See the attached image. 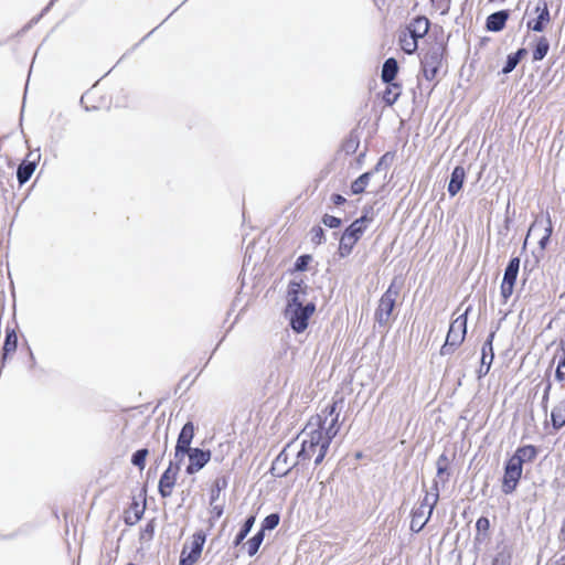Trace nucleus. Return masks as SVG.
Wrapping results in <instances>:
<instances>
[{"label":"nucleus","instance_id":"obj_1","mask_svg":"<svg viewBox=\"0 0 565 565\" xmlns=\"http://www.w3.org/2000/svg\"><path fill=\"white\" fill-rule=\"evenodd\" d=\"M342 404V397L334 399L320 414L310 418L302 433L301 448L296 449V462L294 465L303 466L311 458H315L316 465L322 462L331 440L340 429L339 417Z\"/></svg>","mask_w":565,"mask_h":565},{"label":"nucleus","instance_id":"obj_2","mask_svg":"<svg viewBox=\"0 0 565 565\" xmlns=\"http://www.w3.org/2000/svg\"><path fill=\"white\" fill-rule=\"evenodd\" d=\"M316 310L313 302L307 301L306 290L301 282L291 281L288 286V305L286 317L296 332H302L308 327V319Z\"/></svg>","mask_w":565,"mask_h":565},{"label":"nucleus","instance_id":"obj_3","mask_svg":"<svg viewBox=\"0 0 565 565\" xmlns=\"http://www.w3.org/2000/svg\"><path fill=\"white\" fill-rule=\"evenodd\" d=\"M372 222V217L366 214L362 215L360 218L355 220L342 234L340 238L338 254L340 257L344 258L349 256L356 244V242L362 237L369 224Z\"/></svg>","mask_w":565,"mask_h":565},{"label":"nucleus","instance_id":"obj_4","mask_svg":"<svg viewBox=\"0 0 565 565\" xmlns=\"http://www.w3.org/2000/svg\"><path fill=\"white\" fill-rule=\"evenodd\" d=\"M467 332V313L457 317L449 327L446 342L441 347L443 355L450 354L457 347L461 344Z\"/></svg>","mask_w":565,"mask_h":565},{"label":"nucleus","instance_id":"obj_5","mask_svg":"<svg viewBox=\"0 0 565 565\" xmlns=\"http://www.w3.org/2000/svg\"><path fill=\"white\" fill-rule=\"evenodd\" d=\"M398 294L399 289L395 287L394 284H391V286L381 297L377 309L375 311V320L379 322V324H388Z\"/></svg>","mask_w":565,"mask_h":565},{"label":"nucleus","instance_id":"obj_6","mask_svg":"<svg viewBox=\"0 0 565 565\" xmlns=\"http://www.w3.org/2000/svg\"><path fill=\"white\" fill-rule=\"evenodd\" d=\"M205 540L206 535L203 531L195 532L191 537L190 545L184 544L179 565H194L202 554Z\"/></svg>","mask_w":565,"mask_h":565},{"label":"nucleus","instance_id":"obj_7","mask_svg":"<svg viewBox=\"0 0 565 565\" xmlns=\"http://www.w3.org/2000/svg\"><path fill=\"white\" fill-rule=\"evenodd\" d=\"M444 46L439 43L433 45L422 60L423 74L428 81H433L443 63Z\"/></svg>","mask_w":565,"mask_h":565},{"label":"nucleus","instance_id":"obj_8","mask_svg":"<svg viewBox=\"0 0 565 565\" xmlns=\"http://www.w3.org/2000/svg\"><path fill=\"white\" fill-rule=\"evenodd\" d=\"M296 448L294 445H287L276 457L271 465V473L276 477H285L294 467L296 462Z\"/></svg>","mask_w":565,"mask_h":565},{"label":"nucleus","instance_id":"obj_9","mask_svg":"<svg viewBox=\"0 0 565 565\" xmlns=\"http://www.w3.org/2000/svg\"><path fill=\"white\" fill-rule=\"evenodd\" d=\"M519 269H520V258L513 257L509 262V264L504 270V276H503L502 284H501V297L503 298L504 302L508 301V299L511 297V295L513 292V288L515 285Z\"/></svg>","mask_w":565,"mask_h":565},{"label":"nucleus","instance_id":"obj_10","mask_svg":"<svg viewBox=\"0 0 565 565\" xmlns=\"http://www.w3.org/2000/svg\"><path fill=\"white\" fill-rule=\"evenodd\" d=\"M522 476V466L516 459L510 458L505 465L502 491L504 493H511L515 490V487Z\"/></svg>","mask_w":565,"mask_h":565},{"label":"nucleus","instance_id":"obj_11","mask_svg":"<svg viewBox=\"0 0 565 565\" xmlns=\"http://www.w3.org/2000/svg\"><path fill=\"white\" fill-rule=\"evenodd\" d=\"M211 451L203 450L201 448H193L189 450V465L185 468L188 475H195L202 470L206 463L211 460Z\"/></svg>","mask_w":565,"mask_h":565},{"label":"nucleus","instance_id":"obj_12","mask_svg":"<svg viewBox=\"0 0 565 565\" xmlns=\"http://www.w3.org/2000/svg\"><path fill=\"white\" fill-rule=\"evenodd\" d=\"M179 471V467L174 466L173 462L170 461L168 468L164 470L159 480V493L162 498H169L172 494Z\"/></svg>","mask_w":565,"mask_h":565},{"label":"nucleus","instance_id":"obj_13","mask_svg":"<svg viewBox=\"0 0 565 565\" xmlns=\"http://www.w3.org/2000/svg\"><path fill=\"white\" fill-rule=\"evenodd\" d=\"M535 12L537 13V18L534 21H529L527 28L535 32H542L545 29V24L551 21L546 1L539 0L535 7Z\"/></svg>","mask_w":565,"mask_h":565},{"label":"nucleus","instance_id":"obj_14","mask_svg":"<svg viewBox=\"0 0 565 565\" xmlns=\"http://www.w3.org/2000/svg\"><path fill=\"white\" fill-rule=\"evenodd\" d=\"M32 156L33 153H29L28 159L24 160L18 168L17 178L20 184L28 182L35 170L36 161L39 160L40 156L38 154L34 159L30 160Z\"/></svg>","mask_w":565,"mask_h":565},{"label":"nucleus","instance_id":"obj_15","mask_svg":"<svg viewBox=\"0 0 565 565\" xmlns=\"http://www.w3.org/2000/svg\"><path fill=\"white\" fill-rule=\"evenodd\" d=\"M430 516L431 513L429 511L419 507L415 508L412 512L411 530L415 533H418L424 529Z\"/></svg>","mask_w":565,"mask_h":565},{"label":"nucleus","instance_id":"obj_16","mask_svg":"<svg viewBox=\"0 0 565 565\" xmlns=\"http://www.w3.org/2000/svg\"><path fill=\"white\" fill-rule=\"evenodd\" d=\"M429 30V20L425 17L414 19L406 31H408L417 41L424 38Z\"/></svg>","mask_w":565,"mask_h":565},{"label":"nucleus","instance_id":"obj_17","mask_svg":"<svg viewBox=\"0 0 565 565\" xmlns=\"http://www.w3.org/2000/svg\"><path fill=\"white\" fill-rule=\"evenodd\" d=\"M466 178L465 168L461 166H457L451 173L450 181L448 184V193L451 196H455L462 188L463 181Z\"/></svg>","mask_w":565,"mask_h":565},{"label":"nucleus","instance_id":"obj_18","mask_svg":"<svg viewBox=\"0 0 565 565\" xmlns=\"http://www.w3.org/2000/svg\"><path fill=\"white\" fill-rule=\"evenodd\" d=\"M194 430L195 428L192 422L185 423L178 436L177 446L186 450L193 449L191 444L194 438Z\"/></svg>","mask_w":565,"mask_h":565},{"label":"nucleus","instance_id":"obj_19","mask_svg":"<svg viewBox=\"0 0 565 565\" xmlns=\"http://www.w3.org/2000/svg\"><path fill=\"white\" fill-rule=\"evenodd\" d=\"M509 18V13L505 10L494 12L487 19V29L492 32L501 31Z\"/></svg>","mask_w":565,"mask_h":565},{"label":"nucleus","instance_id":"obj_20","mask_svg":"<svg viewBox=\"0 0 565 565\" xmlns=\"http://www.w3.org/2000/svg\"><path fill=\"white\" fill-rule=\"evenodd\" d=\"M537 456V450L534 446L527 445L523 447H519L514 455L511 457L512 459H516L521 466L524 462L533 461Z\"/></svg>","mask_w":565,"mask_h":565},{"label":"nucleus","instance_id":"obj_21","mask_svg":"<svg viewBox=\"0 0 565 565\" xmlns=\"http://www.w3.org/2000/svg\"><path fill=\"white\" fill-rule=\"evenodd\" d=\"M494 335H495L494 332H491L488 335L486 342L482 345V350H481L482 351L481 363H482V366H487V370H490V366L494 359L493 347H492Z\"/></svg>","mask_w":565,"mask_h":565},{"label":"nucleus","instance_id":"obj_22","mask_svg":"<svg viewBox=\"0 0 565 565\" xmlns=\"http://www.w3.org/2000/svg\"><path fill=\"white\" fill-rule=\"evenodd\" d=\"M397 72L398 65L396 60L393 57L387 58L382 67V81L386 84H390L396 77Z\"/></svg>","mask_w":565,"mask_h":565},{"label":"nucleus","instance_id":"obj_23","mask_svg":"<svg viewBox=\"0 0 565 565\" xmlns=\"http://www.w3.org/2000/svg\"><path fill=\"white\" fill-rule=\"evenodd\" d=\"M551 418L555 429H559L565 425V396L559 404L553 408Z\"/></svg>","mask_w":565,"mask_h":565},{"label":"nucleus","instance_id":"obj_24","mask_svg":"<svg viewBox=\"0 0 565 565\" xmlns=\"http://www.w3.org/2000/svg\"><path fill=\"white\" fill-rule=\"evenodd\" d=\"M417 42L418 41L408 31H404L399 35L401 49L406 54H413L417 50V46H418Z\"/></svg>","mask_w":565,"mask_h":565},{"label":"nucleus","instance_id":"obj_25","mask_svg":"<svg viewBox=\"0 0 565 565\" xmlns=\"http://www.w3.org/2000/svg\"><path fill=\"white\" fill-rule=\"evenodd\" d=\"M439 499V491L437 488V483L434 484V491L427 492L424 497L423 501L419 504V508L429 511L433 513L435 505L437 504Z\"/></svg>","mask_w":565,"mask_h":565},{"label":"nucleus","instance_id":"obj_26","mask_svg":"<svg viewBox=\"0 0 565 565\" xmlns=\"http://www.w3.org/2000/svg\"><path fill=\"white\" fill-rule=\"evenodd\" d=\"M402 93L401 86L391 82L383 94V99L387 105H393Z\"/></svg>","mask_w":565,"mask_h":565},{"label":"nucleus","instance_id":"obj_27","mask_svg":"<svg viewBox=\"0 0 565 565\" xmlns=\"http://www.w3.org/2000/svg\"><path fill=\"white\" fill-rule=\"evenodd\" d=\"M373 172H365L361 174L353 183L351 184V191L353 194H360L364 192L365 188L367 186L370 179L372 177Z\"/></svg>","mask_w":565,"mask_h":565},{"label":"nucleus","instance_id":"obj_28","mask_svg":"<svg viewBox=\"0 0 565 565\" xmlns=\"http://www.w3.org/2000/svg\"><path fill=\"white\" fill-rule=\"evenodd\" d=\"M550 50V43L546 38L541 36L537 40L536 46L533 51V61H542Z\"/></svg>","mask_w":565,"mask_h":565},{"label":"nucleus","instance_id":"obj_29","mask_svg":"<svg viewBox=\"0 0 565 565\" xmlns=\"http://www.w3.org/2000/svg\"><path fill=\"white\" fill-rule=\"evenodd\" d=\"M254 523H255V516H253V515H252V516H249V518L245 521V523H244L243 527L241 529V531L238 532V534H237V535H236V537H235L234 545H236V546H237V545H239V544L244 541V539H245V537L247 536V534L250 532V530H252V527H253Z\"/></svg>","mask_w":565,"mask_h":565},{"label":"nucleus","instance_id":"obj_30","mask_svg":"<svg viewBox=\"0 0 565 565\" xmlns=\"http://www.w3.org/2000/svg\"><path fill=\"white\" fill-rule=\"evenodd\" d=\"M264 541V532L260 530L247 542L248 555L253 556L257 553L262 542Z\"/></svg>","mask_w":565,"mask_h":565},{"label":"nucleus","instance_id":"obj_31","mask_svg":"<svg viewBox=\"0 0 565 565\" xmlns=\"http://www.w3.org/2000/svg\"><path fill=\"white\" fill-rule=\"evenodd\" d=\"M227 487V480L225 477L217 478L211 489V504H213L220 495V492Z\"/></svg>","mask_w":565,"mask_h":565},{"label":"nucleus","instance_id":"obj_32","mask_svg":"<svg viewBox=\"0 0 565 565\" xmlns=\"http://www.w3.org/2000/svg\"><path fill=\"white\" fill-rule=\"evenodd\" d=\"M148 456V449H139L137 450L131 458V462L137 466L140 470L145 468L146 458Z\"/></svg>","mask_w":565,"mask_h":565},{"label":"nucleus","instance_id":"obj_33","mask_svg":"<svg viewBox=\"0 0 565 565\" xmlns=\"http://www.w3.org/2000/svg\"><path fill=\"white\" fill-rule=\"evenodd\" d=\"M279 523V515L276 513H271L265 518L263 521V527L262 530H273L275 529Z\"/></svg>","mask_w":565,"mask_h":565},{"label":"nucleus","instance_id":"obj_34","mask_svg":"<svg viewBox=\"0 0 565 565\" xmlns=\"http://www.w3.org/2000/svg\"><path fill=\"white\" fill-rule=\"evenodd\" d=\"M448 463V457L445 454L440 455L437 459V476L439 478H441L447 472Z\"/></svg>","mask_w":565,"mask_h":565},{"label":"nucleus","instance_id":"obj_35","mask_svg":"<svg viewBox=\"0 0 565 565\" xmlns=\"http://www.w3.org/2000/svg\"><path fill=\"white\" fill-rule=\"evenodd\" d=\"M189 455V450L184 449V448H181L179 446L175 445V448H174V458L172 460L173 465L174 466H178L180 468L183 459L185 456Z\"/></svg>","mask_w":565,"mask_h":565},{"label":"nucleus","instance_id":"obj_36","mask_svg":"<svg viewBox=\"0 0 565 565\" xmlns=\"http://www.w3.org/2000/svg\"><path fill=\"white\" fill-rule=\"evenodd\" d=\"M518 64H519L518 56H513L512 54H510L508 56L504 67L502 68V73L503 74L511 73L516 67Z\"/></svg>","mask_w":565,"mask_h":565},{"label":"nucleus","instance_id":"obj_37","mask_svg":"<svg viewBox=\"0 0 565 565\" xmlns=\"http://www.w3.org/2000/svg\"><path fill=\"white\" fill-rule=\"evenodd\" d=\"M322 223L326 226L330 227V228H335V227H339L341 225V220L339 217L333 216V215L326 214L322 217Z\"/></svg>","mask_w":565,"mask_h":565},{"label":"nucleus","instance_id":"obj_38","mask_svg":"<svg viewBox=\"0 0 565 565\" xmlns=\"http://www.w3.org/2000/svg\"><path fill=\"white\" fill-rule=\"evenodd\" d=\"M551 234H552V223H551V220L548 218L547 226L544 228V235L541 237V239L539 242L541 248L546 247V245L550 241Z\"/></svg>","mask_w":565,"mask_h":565},{"label":"nucleus","instance_id":"obj_39","mask_svg":"<svg viewBox=\"0 0 565 565\" xmlns=\"http://www.w3.org/2000/svg\"><path fill=\"white\" fill-rule=\"evenodd\" d=\"M510 554L500 552L494 557L492 565H510Z\"/></svg>","mask_w":565,"mask_h":565},{"label":"nucleus","instance_id":"obj_40","mask_svg":"<svg viewBox=\"0 0 565 565\" xmlns=\"http://www.w3.org/2000/svg\"><path fill=\"white\" fill-rule=\"evenodd\" d=\"M311 241L315 244H321L324 238L323 230L320 226L313 227L311 230Z\"/></svg>","mask_w":565,"mask_h":565},{"label":"nucleus","instance_id":"obj_41","mask_svg":"<svg viewBox=\"0 0 565 565\" xmlns=\"http://www.w3.org/2000/svg\"><path fill=\"white\" fill-rule=\"evenodd\" d=\"M490 527V522L486 516H481L477 520L476 529L479 533H487Z\"/></svg>","mask_w":565,"mask_h":565},{"label":"nucleus","instance_id":"obj_42","mask_svg":"<svg viewBox=\"0 0 565 565\" xmlns=\"http://www.w3.org/2000/svg\"><path fill=\"white\" fill-rule=\"evenodd\" d=\"M555 376L561 382L565 381V356L559 360Z\"/></svg>","mask_w":565,"mask_h":565},{"label":"nucleus","instance_id":"obj_43","mask_svg":"<svg viewBox=\"0 0 565 565\" xmlns=\"http://www.w3.org/2000/svg\"><path fill=\"white\" fill-rule=\"evenodd\" d=\"M311 260L309 255H302L296 260V269L305 270L308 266V263Z\"/></svg>","mask_w":565,"mask_h":565},{"label":"nucleus","instance_id":"obj_44","mask_svg":"<svg viewBox=\"0 0 565 565\" xmlns=\"http://www.w3.org/2000/svg\"><path fill=\"white\" fill-rule=\"evenodd\" d=\"M212 509H211V513L213 515L214 519H218L221 518V515L223 514V507L222 505H218V504H211Z\"/></svg>","mask_w":565,"mask_h":565},{"label":"nucleus","instance_id":"obj_45","mask_svg":"<svg viewBox=\"0 0 565 565\" xmlns=\"http://www.w3.org/2000/svg\"><path fill=\"white\" fill-rule=\"evenodd\" d=\"M551 383L548 382L544 388V394H543V397H542V404H543V407L546 408L547 407V403H548V397H550V391H551Z\"/></svg>","mask_w":565,"mask_h":565},{"label":"nucleus","instance_id":"obj_46","mask_svg":"<svg viewBox=\"0 0 565 565\" xmlns=\"http://www.w3.org/2000/svg\"><path fill=\"white\" fill-rule=\"evenodd\" d=\"M331 200H332L333 204H335V205H341L345 202V199L340 194H333L331 196Z\"/></svg>","mask_w":565,"mask_h":565},{"label":"nucleus","instance_id":"obj_47","mask_svg":"<svg viewBox=\"0 0 565 565\" xmlns=\"http://www.w3.org/2000/svg\"><path fill=\"white\" fill-rule=\"evenodd\" d=\"M374 2L380 10L388 6V0H374Z\"/></svg>","mask_w":565,"mask_h":565},{"label":"nucleus","instance_id":"obj_48","mask_svg":"<svg viewBox=\"0 0 565 565\" xmlns=\"http://www.w3.org/2000/svg\"><path fill=\"white\" fill-rule=\"evenodd\" d=\"M526 53L525 49H520L518 50V52H515L514 54H512L513 56H518V60L520 61L521 57Z\"/></svg>","mask_w":565,"mask_h":565},{"label":"nucleus","instance_id":"obj_49","mask_svg":"<svg viewBox=\"0 0 565 565\" xmlns=\"http://www.w3.org/2000/svg\"><path fill=\"white\" fill-rule=\"evenodd\" d=\"M489 370H487V366H480L478 373H479V377H482L484 376L486 374H488Z\"/></svg>","mask_w":565,"mask_h":565},{"label":"nucleus","instance_id":"obj_50","mask_svg":"<svg viewBox=\"0 0 565 565\" xmlns=\"http://www.w3.org/2000/svg\"><path fill=\"white\" fill-rule=\"evenodd\" d=\"M561 536H562V540L565 541V519H564V522H563V525H562Z\"/></svg>","mask_w":565,"mask_h":565},{"label":"nucleus","instance_id":"obj_51","mask_svg":"<svg viewBox=\"0 0 565 565\" xmlns=\"http://www.w3.org/2000/svg\"><path fill=\"white\" fill-rule=\"evenodd\" d=\"M561 347H562V350L565 353V338L561 341Z\"/></svg>","mask_w":565,"mask_h":565},{"label":"nucleus","instance_id":"obj_52","mask_svg":"<svg viewBox=\"0 0 565 565\" xmlns=\"http://www.w3.org/2000/svg\"><path fill=\"white\" fill-rule=\"evenodd\" d=\"M535 227H536V224H534L532 227H530V232H531V231H534V230H535Z\"/></svg>","mask_w":565,"mask_h":565},{"label":"nucleus","instance_id":"obj_53","mask_svg":"<svg viewBox=\"0 0 565 565\" xmlns=\"http://www.w3.org/2000/svg\"><path fill=\"white\" fill-rule=\"evenodd\" d=\"M381 163H377L376 167H375V171H379V168H380Z\"/></svg>","mask_w":565,"mask_h":565},{"label":"nucleus","instance_id":"obj_54","mask_svg":"<svg viewBox=\"0 0 565 565\" xmlns=\"http://www.w3.org/2000/svg\"><path fill=\"white\" fill-rule=\"evenodd\" d=\"M127 565H135V564H132V563H129V564H127Z\"/></svg>","mask_w":565,"mask_h":565}]
</instances>
